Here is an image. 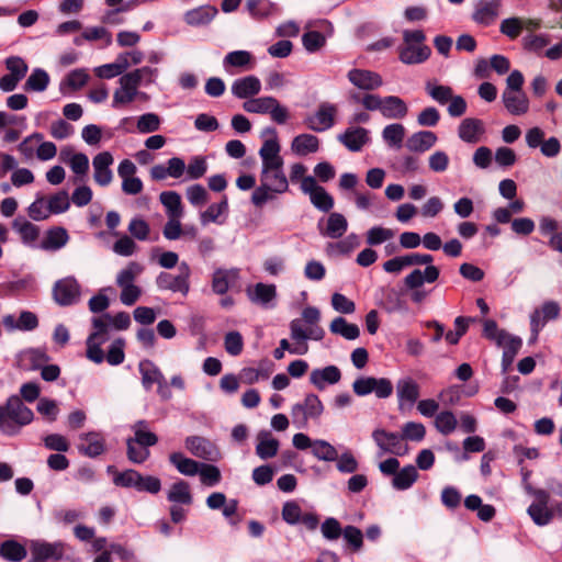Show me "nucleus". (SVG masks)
I'll return each mask as SVG.
<instances>
[{
  "label": "nucleus",
  "instance_id": "f257e3e1",
  "mask_svg": "<svg viewBox=\"0 0 562 562\" xmlns=\"http://www.w3.org/2000/svg\"><path fill=\"white\" fill-rule=\"evenodd\" d=\"M33 419L34 413L18 395L10 396L5 404L0 405V431L7 436L18 435Z\"/></svg>",
  "mask_w": 562,
  "mask_h": 562
},
{
  "label": "nucleus",
  "instance_id": "f03ea898",
  "mask_svg": "<svg viewBox=\"0 0 562 562\" xmlns=\"http://www.w3.org/2000/svg\"><path fill=\"white\" fill-rule=\"evenodd\" d=\"M525 490L535 497V502L527 509L535 525L543 527L549 525L555 515L562 517V502H555L549 506L550 493L547 490L535 488L530 484H526Z\"/></svg>",
  "mask_w": 562,
  "mask_h": 562
},
{
  "label": "nucleus",
  "instance_id": "7ed1b4c3",
  "mask_svg": "<svg viewBox=\"0 0 562 562\" xmlns=\"http://www.w3.org/2000/svg\"><path fill=\"white\" fill-rule=\"evenodd\" d=\"M426 35L422 30H404L403 45L398 47V59L405 65H419L428 60L431 48L425 44Z\"/></svg>",
  "mask_w": 562,
  "mask_h": 562
},
{
  "label": "nucleus",
  "instance_id": "20e7f679",
  "mask_svg": "<svg viewBox=\"0 0 562 562\" xmlns=\"http://www.w3.org/2000/svg\"><path fill=\"white\" fill-rule=\"evenodd\" d=\"M243 108L248 113L270 114L271 120L280 125L285 124L290 117L288 108L273 97L249 99L244 102Z\"/></svg>",
  "mask_w": 562,
  "mask_h": 562
},
{
  "label": "nucleus",
  "instance_id": "39448f33",
  "mask_svg": "<svg viewBox=\"0 0 562 562\" xmlns=\"http://www.w3.org/2000/svg\"><path fill=\"white\" fill-rule=\"evenodd\" d=\"M191 268L188 262L182 261L178 266V274L160 272L156 277V285L159 290L181 293L187 296L190 291Z\"/></svg>",
  "mask_w": 562,
  "mask_h": 562
},
{
  "label": "nucleus",
  "instance_id": "423d86ee",
  "mask_svg": "<svg viewBox=\"0 0 562 562\" xmlns=\"http://www.w3.org/2000/svg\"><path fill=\"white\" fill-rule=\"evenodd\" d=\"M439 274L440 271L436 266H427L424 271L415 269L404 278L405 286L413 291L411 297L415 303L423 302L427 295L426 291L420 290L423 284L436 282Z\"/></svg>",
  "mask_w": 562,
  "mask_h": 562
},
{
  "label": "nucleus",
  "instance_id": "0eeeda50",
  "mask_svg": "<svg viewBox=\"0 0 562 562\" xmlns=\"http://www.w3.org/2000/svg\"><path fill=\"white\" fill-rule=\"evenodd\" d=\"M66 547L63 541L32 540L30 542L31 559L29 562L59 561L64 558Z\"/></svg>",
  "mask_w": 562,
  "mask_h": 562
},
{
  "label": "nucleus",
  "instance_id": "6e6552de",
  "mask_svg": "<svg viewBox=\"0 0 562 562\" xmlns=\"http://www.w3.org/2000/svg\"><path fill=\"white\" fill-rule=\"evenodd\" d=\"M323 411L324 406L319 397L311 393L305 396L302 403L293 405L291 414L293 422L297 424L299 427H305L310 418H318L323 414Z\"/></svg>",
  "mask_w": 562,
  "mask_h": 562
},
{
  "label": "nucleus",
  "instance_id": "1a4fd4ad",
  "mask_svg": "<svg viewBox=\"0 0 562 562\" xmlns=\"http://www.w3.org/2000/svg\"><path fill=\"white\" fill-rule=\"evenodd\" d=\"M338 109L329 102H322L314 114L304 119L305 126L314 132L321 133L331 128L335 125V116Z\"/></svg>",
  "mask_w": 562,
  "mask_h": 562
},
{
  "label": "nucleus",
  "instance_id": "9d476101",
  "mask_svg": "<svg viewBox=\"0 0 562 562\" xmlns=\"http://www.w3.org/2000/svg\"><path fill=\"white\" fill-rule=\"evenodd\" d=\"M372 439L381 450V453H391L401 457L408 452V447L404 443L403 436L398 432L376 428L372 432Z\"/></svg>",
  "mask_w": 562,
  "mask_h": 562
},
{
  "label": "nucleus",
  "instance_id": "9b49d317",
  "mask_svg": "<svg viewBox=\"0 0 562 562\" xmlns=\"http://www.w3.org/2000/svg\"><path fill=\"white\" fill-rule=\"evenodd\" d=\"M81 289L74 277H67L55 282L53 297L60 306H70L79 302Z\"/></svg>",
  "mask_w": 562,
  "mask_h": 562
},
{
  "label": "nucleus",
  "instance_id": "f8f14e48",
  "mask_svg": "<svg viewBox=\"0 0 562 562\" xmlns=\"http://www.w3.org/2000/svg\"><path fill=\"white\" fill-rule=\"evenodd\" d=\"M559 315L560 305L554 301H546L540 308L535 310L530 315L531 339L537 340L547 322L558 318Z\"/></svg>",
  "mask_w": 562,
  "mask_h": 562
},
{
  "label": "nucleus",
  "instance_id": "ddd939ff",
  "mask_svg": "<svg viewBox=\"0 0 562 562\" xmlns=\"http://www.w3.org/2000/svg\"><path fill=\"white\" fill-rule=\"evenodd\" d=\"M419 394L420 387L413 378L404 376L396 382V396L400 411H404L406 406L412 408L417 402Z\"/></svg>",
  "mask_w": 562,
  "mask_h": 562
},
{
  "label": "nucleus",
  "instance_id": "4468645a",
  "mask_svg": "<svg viewBox=\"0 0 562 562\" xmlns=\"http://www.w3.org/2000/svg\"><path fill=\"white\" fill-rule=\"evenodd\" d=\"M119 85V88L113 93V108H120L128 104L139 94L138 83L127 72L120 77Z\"/></svg>",
  "mask_w": 562,
  "mask_h": 562
},
{
  "label": "nucleus",
  "instance_id": "2eb2a0df",
  "mask_svg": "<svg viewBox=\"0 0 562 562\" xmlns=\"http://www.w3.org/2000/svg\"><path fill=\"white\" fill-rule=\"evenodd\" d=\"M280 144L278 139L268 138L263 142L261 148L259 149V156L262 160V175H267V172L271 169H279V167H283V158L280 156Z\"/></svg>",
  "mask_w": 562,
  "mask_h": 562
},
{
  "label": "nucleus",
  "instance_id": "dca6fc26",
  "mask_svg": "<svg viewBox=\"0 0 562 562\" xmlns=\"http://www.w3.org/2000/svg\"><path fill=\"white\" fill-rule=\"evenodd\" d=\"M502 9V0H480L472 13V20L484 26L492 25L498 18Z\"/></svg>",
  "mask_w": 562,
  "mask_h": 562
},
{
  "label": "nucleus",
  "instance_id": "f3484780",
  "mask_svg": "<svg viewBox=\"0 0 562 562\" xmlns=\"http://www.w3.org/2000/svg\"><path fill=\"white\" fill-rule=\"evenodd\" d=\"M184 446L196 458L206 461H215L217 459L218 451L216 447L204 437L189 436L184 440Z\"/></svg>",
  "mask_w": 562,
  "mask_h": 562
},
{
  "label": "nucleus",
  "instance_id": "a211bd4d",
  "mask_svg": "<svg viewBox=\"0 0 562 562\" xmlns=\"http://www.w3.org/2000/svg\"><path fill=\"white\" fill-rule=\"evenodd\" d=\"M348 80L361 90L372 91L383 85L382 77L374 71L353 68L347 74Z\"/></svg>",
  "mask_w": 562,
  "mask_h": 562
},
{
  "label": "nucleus",
  "instance_id": "6ab92c4d",
  "mask_svg": "<svg viewBox=\"0 0 562 562\" xmlns=\"http://www.w3.org/2000/svg\"><path fill=\"white\" fill-rule=\"evenodd\" d=\"M113 164V156L109 151L99 153L93 157V179L101 186L106 187L113 179L112 170L110 166Z\"/></svg>",
  "mask_w": 562,
  "mask_h": 562
},
{
  "label": "nucleus",
  "instance_id": "aec40b11",
  "mask_svg": "<svg viewBox=\"0 0 562 562\" xmlns=\"http://www.w3.org/2000/svg\"><path fill=\"white\" fill-rule=\"evenodd\" d=\"M337 139L350 151L357 153L370 142L369 131L364 127H348Z\"/></svg>",
  "mask_w": 562,
  "mask_h": 562
},
{
  "label": "nucleus",
  "instance_id": "412c9836",
  "mask_svg": "<svg viewBox=\"0 0 562 562\" xmlns=\"http://www.w3.org/2000/svg\"><path fill=\"white\" fill-rule=\"evenodd\" d=\"M485 133V126L482 120L467 117L461 121L458 127V136L468 144H476Z\"/></svg>",
  "mask_w": 562,
  "mask_h": 562
},
{
  "label": "nucleus",
  "instance_id": "4be33fe9",
  "mask_svg": "<svg viewBox=\"0 0 562 562\" xmlns=\"http://www.w3.org/2000/svg\"><path fill=\"white\" fill-rule=\"evenodd\" d=\"M317 228L322 236L338 239L347 232L348 222L342 214L334 212L327 217L326 226H323V220H321Z\"/></svg>",
  "mask_w": 562,
  "mask_h": 562
},
{
  "label": "nucleus",
  "instance_id": "5701e85b",
  "mask_svg": "<svg viewBox=\"0 0 562 562\" xmlns=\"http://www.w3.org/2000/svg\"><path fill=\"white\" fill-rule=\"evenodd\" d=\"M341 379L340 369L334 364L323 369H314L310 374V382L318 390H325L327 384H336Z\"/></svg>",
  "mask_w": 562,
  "mask_h": 562
},
{
  "label": "nucleus",
  "instance_id": "b1692460",
  "mask_svg": "<svg viewBox=\"0 0 562 562\" xmlns=\"http://www.w3.org/2000/svg\"><path fill=\"white\" fill-rule=\"evenodd\" d=\"M502 101L513 115H524L529 110V100L524 91L504 90Z\"/></svg>",
  "mask_w": 562,
  "mask_h": 562
},
{
  "label": "nucleus",
  "instance_id": "393cba45",
  "mask_svg": "<svg viewBox=\"0 0 562 562\" xmlns=\"http://www.w3.org/2000/svg\"><path fill=\"white\" fill-rule=\"evenodd\" d=\"M261 89L260 80L256 76L236 79L232 83V93L238 99H248L258 94Z\"/></svg>",
  "mask_w": 562,
  "mask_h": 562
},
{
  "label": "nucleus",
  "instance_id": "a878e982",
  "mask_svg": "<svg viewBox=\"0 0 562 562\" xmlns=\"http://www.w3.org/2000/svg\"><path fill=\"white\" fill-rule=\"evenodd\" d=\"M438 137L431 131H419L412 134L406 140V148L413 153H425L437 143Z\"/></svg>",
  "mask_w": 562,
  "mask_h": 562
},
{
  "label": "nucleus",
  "instance_id": "bb28decb",
  "mask_svg": "<svg viewBox=\"0 0 562 562\" xmlns=\"http://www.w3.org/2000/svg\"><path fill=\"white\" fill-rule=\"evenodd\" d=\"M80 440H86L87 445H79L78 450L81 454L89 458H97L105 451V442L99 432L91 431L80 435Z\"/></svg>",
  "mask_w": 562,
  "mask_h": 562
},
{
  "label": "nucleus",
  "instance_id": "cd10ccee",
  "mask_svg": "<svg viewBox=\"0 0 562 562\" xmlns=\"http://www.w3.org/2000/svg\"><path fill=\"white\" fill-rule=\"evenodd\" d=\"M407 112V104L400 97L387 95L383 98L380 113L385 119H404Z\"/></svg>",
  "mask_w": 562,
  "mask_h": 562
},
{
  "label": "nucleus",
  "instance_id": "c85d7f7f",
  "mask_svg": "<svg viewBox=\"0 0 562 562\" xmlns=\"http://www.w3.org/2000/svg\"><path fill=\"white\" fill-rule=\"evenodd\" d=\"M256 454L262 459H271L277 456L279 450V440L273 438L269 431L262 430L257 436Z\"/></svg>",
  "mask_w": 562,
  "mask_h": 562
},
{
  "label": "nucleus",
  "instance_id": "c756f323",
  "mask_svg": "<svg viewBox=\"0 0 562 562\" xmlns=\"http://www.w3.org/2000/svg\"><path fill=\"white\" fill-rule=\"evenodd\" d=\"M138 370L142 375V385L146 391H149L153 384L162 382L165 378L160 369L150 360H143L138 364Z\"/></svg>",
  "mask_w": 562,
  "mask_h": 562
},
{
  "label": "nucleus",
  "instance_id": "7c9ffc66",
  "mask_svg": "<svg viewBox=\"0 0 562 562\" xmlns=\"http://www.w3.org/2000/svg\"><path fill=\"white\" fill-rule=\"evenodd\" d=\"M238 270L237 269H217L213 273L212 278V290L220 295L225 294L231 284L234 283L238 279Z\"/></svg>",
  "mask_w": 562,
  "mask_h": 562
},
{
  "label": "nucleus",
  "instance_id": "2f4dec72",
  "mask_svg": "<svg viewBox=\"0 0 562 562\" xmlns=\"http://www.w3.org/2000/svg\"><path fill=\"white\" fill-rule=\"evenodd\" d=\"M319 148V139L312 134H300L291 142V150L297 156H306L316 153Z\"/></svg>",
  "mask_w": 562,
  "mask_h": 562
},
{
  "label": "nucleus",
  "instance_id": "473e14b6",
  "mask_svg": "<svg viewBox=\"0 0 562 562\" xmlns=\"http://www.w3.org/2000/svg\"><path fill=\"white\" fill-rule=\"evenodd\" d=\"M217 14V9L212 5H202L188 11L184 21L191 26H201L210 23Z\"/></svg>",
  "mask_w": 562,
  "mask_h": 562
},
{
  "label": "nucleus",
  "instance_id": "72a5a7b5",
  "mask_svg": "<svg viewBox=\"0 0 562 562\" xmlns=\"http://www.w3.org/2000/svg\"><path fill=\"white\" fill-rule=\"evenodd\" d=\"M110 321V314L103 313L99 316H95L91 319L92 331L88 336L92 341L98 340L101 342H106L110 338V330L113 328Z\"/></svg>",
  "mask_w": 562,
  "mask_h": 562
},
{
  "label": "nucleus",
  "instance_id": "f704fd0d",
  "mask_svg": "<svg viewBox=\"0 0 562 562\" xmlns=\"http://www.w3.org/2000/svg\"><path fill=\"white\" fill-rule=\"evenodd\" d=\"M169 462L183 475L193 476L198 474L201 463L187 458L181 452H172L169 456Z\"/></svg>",
  "mask_w": 562,
  "mask_h": 562
},
{
  "label": "nucleus",
  "instance_id": "c9c22d12",
  "mask_svg": "<svg viewBox=\"0 0 562 562\" xmlns=\"http://www.w3.org/2000/svg\"><path fill=\"white\" fill-rule=\"evenodd\" d=\"M161 204L166 209L168 217H182L183 206L181 203V196L176 191H164L159 195Z\"/></svg>",
  "mask_w": 562,
  "mask_h": 562
},
{
  "label": "nucleus",
  "instance_id": "e433bc0d",
  "mask_svg": "<svg viewBox=\"0 0 562 562\" xmlns=\"http://www.w3.org/2000/svg\"><path fill=\"white\" fill-rule=\"evenodd\" d=\"M329 330L334 335H339L347 340H355L360 335V329L358 325L348 323L346 318L338 316L333 319L329 325Z\"/></svg>",
  "mask_w": 562,
  "mask_h": 562
},
{
  "label": "nucleus",
  "instance_id": "4c0bfd02",
  "mask_svg": "<svg viewBox=\"0 0 562 562\" xmlns=\"http://www.w3.org/2000/svg\"><path fill=\"white\" fill-rule=\"evenodd\" d=\"M68 239V233L64 227H54L47 231L46 237L42 241V248L58 250L67 244Z\"/></svg>",
  "mask_w": 562,
  "mask_h": 562
},
{
  "label": "nucleus",
  "instance_id": "58836bf2",
  "mask_svg": "<svg viewBox=\"0 0 562 562\" xmlns=\"http://www.w3.org/2000/svg\"><path fill=\"white\" fill-rule=\"evenodd\" d=\"M418 479L417 469L409 464L397 471L392 480V485L397 491L408 490Z\"/></svg>",
  "mask_w": 562,
  "mask_h": 562
},
{
  "label": "nucleus",
  "instance_id": "ea45409f",
  "mask_svg": "<svg viewBox=\"0 0 562 562\" xmlns=\"http://www.w3.org/2000/svg\"><path fill=\"white\" fill-rule=\"evenodd\" d=\"M260 182L270 183V188H273L276 193H284L289 190V181L283 171V167H279V169H271L265 176L261 172Z\"/></svg>",
  "mask_w": 562,
  "mask_h": 562
},
{
  "label": "nucleus",
  "instance_id": "a19ab883",
  "mask_svg": "<svg viewBox=\"0 0 562 562\" xmlns=\"http://www.w3.org/2000/svg\"><path fill=\"white\" fill-rule=\"evenodd\" d=\"M248 294L252 302L267 307L276 299L277 289L274 284L257 283Z\"/></svg>",
  "mask_w": 562,
  "mask_h": 562
},
{
  "label": "nucleus",
  "instance_id": "79ce46f5",
  "mask_svg": "<svg viewBox=\"0 0 562 562\" xmlns=\"http://www.w3.org/2000/svg\"><path fill=\"white\" fill-rule=\"evenodd\" d=\"M405 133L406 130L403 124L393 123L383 128L382 138L390 147L400 149L403 146Z\"/></svg>",
  "mask_w": 562,
  "mask_h": 562
},
{
  "label": "nucleus",
  "instance_id": "37998d69",
  "mask_svg": "<svg viewBox=\"0 0 562 562\" xmlns=\"http://www.w3.org/2000/svg\"><path fill=\"white\" fill-rule=\"evenodd\" d=\"M246 8L254 18H267L276 14L279 8L270 0H247Z\"/></svg>",
  "mask_w": 562,
  "mask_h": 562
},
{
  "label": "nucleus",
  "instance_id": "c03bdc74",
  "mask_svg": "<svg viewBox=\"0 0 562 562\" xmlns=\"http://www.w3.org/2000/svg\"><path fill=\"white\" fill-rule=\"evenodd\" d=\"M167 498L171 503L190 505L192 503L190 485L186 481L173 483L168 492Z\"/></svg>",
  "mask_w": 562,
  "mask_h": 562
},
{
  "label": "nucleus",
  "instance_id": "a18cd8bd",
  "mask_svg": "<svg viewBox=\"0 0 562 562\" xmlns=\"http://www.w3.org/2000/svg\"><path fill=\"white\" fill-rule=\"evenodd\" d=\"M22 361L27 370H38L49 361V357L45 350L32 348L22 353Z\"/></svg>",
  "mask_w": 562,
  "mask_h": 562
},
{
  "label": "nucleus",
  "instance_id": "49530a36",
  "mask_svg": "<svg viewBox=\"0 0 562 562\" xmlns=\"http://www.w3.org/2000/svg\"><path fill=\"white\" fill-rule=\"evenodd\" d=\"M228 212V199L224 195L218 203L211 204L204 212L201 213L200 220L202 225L209 223H220L217 220L221 215Z\"/></svg>",
  "mask_w": 562,
  "mask_h": 562
},
{
  "label": "nucleus",
  "instance_id": "de8ad7c7",
  "mask_svg": "<svg viewBox=\"0 0 562 562\" xmlns=\"http://www.w3.org/2000/svg\"><path fill=\"white\" fill-rule=\"evenodd\" d=\"M12 227L20 234L23 243L25 244L35 241L40 234L37 226L21 217L13 221Z\"/></svg>",
  "mask_w": 562,
  "mask_h": 562
},
{
  "label": "nucleus",
  "instance_id": "09e8293b",
  "mask_svg": "<svg viewBox=\"0 0 562 562\" xmlns=\"http://www.w3.org/2000/svg\"><path fill=\"white\" fill-rule=\"evenodd\" d=\"M0 554L8 561L20 562L26 557L27 552L21 543L7 540L0 547Z\"/></svg>",
  "mask_w": 562,
  "mask_h": 562
},
{
  "label": "nucleus",
  "instance_id": "8fccbe9b",
  "mask_svg": "<svg viewBox=\"0 0 562 562\" xmlns=\"http://www.w3.org/2000/svg\"><path fill=\"white\" fill-rule=\"evenodd\" d=\"M312 453L315 458L322 461H336L338 459V451L328 441L317 439L313 442Z\"/></svg>",
  "mask_w": 562,
  "mask_h": 562
},
{
  "label": "nucleus",
  "instance_id": "3c124183",
  "mask_svg": "<svg viewBox=\"0 0 562 562\" xmlns=\"http://www.w3.org/2000/svg\"><path fill=\"white\" fill-rule=\"evenodd\" d=\"M458 420L450 411H443L436 415L435 427L442 435H449L456 430Z\"/></svg>",
  "mask_w": 562,
  "mask_h": 562
},
{
  "label": "nucleus",
  "instance_id": "603ef678",
  "mask_svg": "<svg viewBox=\"0 0 562 562\" xmlns=\"http://www.w3.org/2000/svg\"><path fill=\"white\" fill-rule=\"evenodd\" d=\"M48 83H49L48 74L41 68H36L33 70V72L27 78L24 88H25V90H29V91L42 92L47 88Z\"/></svg>",
  "mask_w": 562,
  "mask_h": 562
},
{
  "label": "nucleus",
  "instance_id": "864d4df0",
  "mask_svg": "<svg viewBox=\"0 0 562 562\" xmlns=\"http://www.w3.org/2000/svg\"><path fill=\"white\" fill-rule=\"evenodd\" d=\"M144 268L135 262L131 261L126 268L122 269L116 276V284L122 288L125 285L134 284V281L137 276L143 272Z\"/></svg>",
  "mask_w": 562,
  "mask_h": 562
},
{
  "label": "nucleus",
  "instance_id": "5fc2aeb1",
  "mask_svg": "<svg viewBox=\"0 0 562 562\" xmlns=\"http://www.w3.org/2000/svg\"><path fill=\"white\" fill-rule=\"evenodd\" d=\"M47 207L50 214H60L70 207L69 194L66 190L58 191L47 200Z\"/></svg>",
  "mask_w": 562,
  "mask_h": 562
},
{
  "label": "nucleus",
  "instance_id": "6e6d98bb",
  "mask_svg": "<svg viewBox=\"0 0 562 562\" xmlns=\"http://www.w3.org/2000/svg\"><path fill=\"white\" fill-rule=\"evenodd\" d=\"M425 90L434 101L441 105L448 103V101L453 95L452 88L443 85H434L431 82H427Z\"/></svg>",
  "mask_w": 562,
  "mask_h": 562
},
{
  "label": "nucleus",
  "instance_id": "4d7b16f0",
  "mask_svg": "<svg viewBox=\"0 0 562 562\" xmlns=\"http://www.w3.org/2000/svg\"><path fill=\"white\" fill-rule=\"evenodd\" d=\"M321 532L327 541H336L341 537L344 528L337 518L327 517L321 524Z\"/></svg>",
  "mask_w": 562,
  "mask_h": 562
},
{
  "label": "nucleus",
  "instance_id": "13d9d810",
  "mask_svg": "<svg viewBox=\"0 0 562 562\" xmlns=\"http://www.w3.org/2000/svg\"><path fill=\"white\" fill-rule=\"evenodd\" d=\"M341 536L344 537L347 546L353 552H359L362 549L363 533L358 527L352 525L344 527V532Z\"/></svg>",
  "mask_w": 562,
  "mask_h": 562
},
{
  "label": "nucleus",
  "instance_id": "bf43d9fd",
  "mask_svg": "<svg viewBox=\"0 0 562 562\" xmlns=\"http://www.w3.org/2000/svg\"><path fill=\"white\" fill-rule=\"evenodd\" d=\"M276 194L273 188H270V183L260 182V186L252 191L251 203L256 207H262L267 202L273 200Z\"/></svg>",
  "mask_w": 562,
  "mask_h": 562
},
{
  "label": "nucleus",
  "instance_id": "052dcab7",
  "mask_svg": "<svg viewBox=\"0 0 562 562\" xmlns=\"http://www.w3.org/2000/svg\"><path fill=\"white\" fill-rule=\"evenodd\" d=\"M311 203L322 212H329L334 207L333 196L323 188L319 187L311 196Z\"/></svg>",
  "mask_w": 562,
  "mask_h": 562
},
{
  "label": "nucleus",
  "instance_id": "680f3d73",
  "mask_svg": "<svg viewBox=\"0 0 562 562\" xmlns=\"http://www.w3.org/2000/svg\"><path fill=\"white\" fill-rule=\"evenodd\" d=\"M251 54L247 50H234L228 53L223 60L224 68L238 67L244 68L250 64Z\"/></svg>",
  "mask_w": 562,
  "mask_h": 562
},
{
  "label": "nucleus",
  "instance_id": "e2e57ef3",
  "mask_svg": "<svg viewBox=\"0 0 562 562\" xmlns=\"http://www.w3.org/2000/svg\"><path fill=\"white\" fill-rule=\"evenodd\" d=\"M113 482L117 486L122 487H133L137 490L139 482H140V473L136 470L128 469L123 472L116 473V475L113 479Z\"/></svg>",
  "mask_w": 562,
  "mask_h": 562
},
{
  "label": "nucleus",
  "instance_id": "0e129e2a",
  "mask_svg": "<svg viewBox=\"0 0 562 562\" xmlns=\"http://www.w3.org/2000/svg\"><path fill=\"white\" fill-rule=\"evenodd\" d=\"M135 81L138 83V86H149L155 82L157 76H158V69L151 68L148 66H144L137 69H134L130 72H127Z\"/></svg>",
  "mask_w": 562,
  "mask_h": 562
},
{
  "label": "nucleus",
  "instance_id": "69168bd1",
  "mask_svg": "<svg viewBox=\"0 0 562 562\" xmlns=\"http://www.w3.org/2000/svg\"><path fill=\"white\" fill-rule=\"evenodd\" d=\"M425 435L426 428L422 423L408 422L402 427L401 436H403V441H422L425 438Z\"/></svg>",
  "mask_w": 562,
  "mask_h": 562
},
{
  "label": "nucleus",
  "instance_id": "338daca9",
  "mask_svg": "<svg viewBox=\"0 0 562 562\" xmlns=\"http://www.w3.org/2000/svg\"><path fill=\"white\" fill-rule=\"evenodd\" d=\"M47 202L45 201V198L42 195H38L33 203L30 204L27 207L29 216L33 221H44L47 220L50 216L49 210L47 207Z\"/></svg>",
  "mask_w": 562,
  "mask_h": 562
},
{
  "label": "nucleus",
  "instance_id": "774afa93",
  "mask_svg": "<svg viewBox=\"0 0 562 562\" xmlns=\"http://www.w3.org/2000/svg\"><path fill=\"white\" fill-rule=\"evenodd\" d=\"M302 43L310 53L319 50L326 43V37L318 31H308L303 34Z\"/></svg>",
  "mask_w": 562,
  "mask_h": 562
}]
</instances>
